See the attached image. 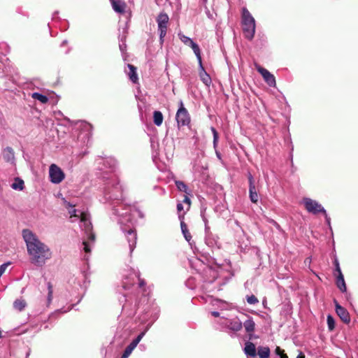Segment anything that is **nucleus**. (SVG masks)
Wrapping results in <instances>:
<instances>
[{"label":"nucleus","instance_id":"39448f33","mask_svg":"<svg viewBox=\"0 0 358 358\" xmlns=\"http://www.w3.org/2000/svg\"><path fill=\"white\" fill-rule=\"evenodd\" d=\"M303 203L306 208V210L313 214H317L319 213H322L324 214L326 220L328 223H329L330 218L327 216L325 209L316 201L313 200L309 198H306L303 199Z\"/></svg>","mask_w":358,"mask_h":358},{"label":"nucleus","instance_id":"4c0bfd02","mask_svg":"<svg viewBox=\"0 0 358 358\" xmlns=\"http://www.w3.org/2000/svg\"><path fill=\"white\" fill-rule=\"evenodd\" d=\"M182 203L187 205L186 211L189 210L190 208L191 201L190 199L187 196V195H185L184 196Z\"/></svg>","mask_w":358,"mask_h":358},{"label":"nucleus","instance_id":"a18cd8bd","mask_svg":"<svg viewBox=\"0 0 358 358\" xmlns=\"http://www.w3.org/2000/svg\"><path fill=\"white\" fill-rule=\"evenodd\" d=\"M211 315L214 317H219L220 313L217 311H213V312H211Z\"/></svg>","mask_w":358,"mask_h":358},{"label":"nucleus","instance_id":"4468645a","mask_svg":"<svg viewBox=\"0 0 358 358\" xmlns=\"http://www.w3.org/2000/svg\"><path fill=\"white\" fill-rule=\"evenodd\" d=\"M336 312L341 320L345 324H348L350 322V317L348 310L340 306L336 301Z\"/></svg>","mask_w":358,"mask_h":358},{"label":"nucleus","instance_id":"3c124183","mask_svg":"<svg viewBox=\"0 0 358 358\" xmlns=\"http://www.w3.org/2000/svg\"><path fill=\"white\" fill-rule=\"evenodd\" d=\"M66 43H67V41H64L62 42V45H66Z\"/></svg>","mask_w":358,"mask_h":358},{"label":"nucleus","instance_id":"09e8293b","mask_svg":"<svg viewBox=\"0 0 358 358\" xmlns=\"http://www.w3.org/2000/svg\"><path fill=\"white\" fill-rule=\"evenodd\" d=\"M118 222H119L120 224H122L124 222L122 219H120V220Z\"/></svg>","mask_w":358,"mask_h":358},{"label":"nucleus","instance_id":"9b49d317","mask_svg":"<svg viewBox=\"0 0 358 358\" xmlns=\"http://www.w3.org/2000/svg\"><path fill=\"white\" fill-rule=\"evenodd\" d=\"M248 178L249 182V196L250 199L252 203H256L259 199V195L257 192L255 179L252 174L249 172L248 174Z\"/></svg>","mask_w":358,"mask_h":358},{"label":"nucleus","instance_id":"603ef678","mask_svg":"<svg viewBox=\"0 0 358 358\" xmlns=\"http://www.w3.org/2000/svg\"><path fill=\"white\" fill-rule=\"evenodd\" d=\"M123 46H124L123 44L122 45H120V48L121 50H123Z\"/></svg>","mask_w":358,"mask_h":358},{"label":"nucleus","instance_id":"de8ad7c7","mask_svg":"<svg viewBox=\"0 0 358 358\" xmlns=\"http://www.w3.org/2000/svg\"><path fill=\"white\" fill-rule=\"evenodd\" d=\"M280 357H281V358H288V357H287V355H285V354H284V353H283V354H282V355L280 356Z\"/></svg>","mask_w":358,"mask_h":358},{"label":"nucleus","instance_id":"ea45409f","mask_svg":"<svg viewBox=\"0 0 358 358\" xmlns=\"http://www.w3.org/2000/svg\"><path fill=\"white\" fill-rule=\"evenodd\" d=\"M9 265L10 262H6L0 266V277L4 273Z\"/></svg>","mask_w":358,"mask_h":358},{"label":"nucleus","instance_id":"bb28decb","mask_svg":"<svg viewBox=\"0 0 358 358\" xmlns=\"http://www.w3.org/2000/svg\"><path fill=\"white\" fill-rule=\"evenodd\" d=\"M257 355L259 358H268L270 355V349L268 347H259Z\"/></svg>","mask_w":358,"mask_h":358},{"label":"nucleus","instance_id":"423d86ee","mask_svg":"<svg viewBox=\"0 0 358 358\" xmlns=\"http://www.w3.org/2000/svg\"><path fill=\"white\" fill-rule=\"evenodd\" d=\"M176 119L179 127L187 126L190 123L189 114L182 101H180V108L176 113Z\"/></svg>","mask_w":358,"mask_h":358},{"label":"nucleus","instance_id":"6ab92c4d","mask_svg":"<svg viewBox=\"0 0 358 358\" xmlns=\"http://www.w3.org/2000/svg\"><path fill=\"white\" fill-rule=\"evenodd\" d=\"M199 69H200V78L201 80L203 81V83L206 85H209L211 83V78H210L209 75L206 72L203 64H202V59H201V63H199Z\"/></svg>","mask_w":358,"mask_h":358},{"label":"nucleus","instance_id":"a211bd4d","mask_svg":"<svg viewBox=\"0 0 358 358\" xmlns=\"http://www.w3.org/2000/svg\"><path fill=\"white\" fill-rule=\"evenodd\" d=\"M2 157L3 159L8 162H13L15 154L13 148L10 147L5 148L2 151Z\"/></svg>","mask_w":358,"mask_h":358},{"label":"nucleus","instance_id":"1a4fd4ad","mask_svg":"<svg viewBox=\"0 0 358 358\" xmlns=\"http://www.w3.org/2000/svg\"><path fill=\"white\" fill-rule=\"evenodd\" d=\"M178 36H179V38L180 39V41L184 44H185L188 46H190L192 48V50L197 58L198 62L201 63V50H200L199 45L196 43H194L192 38H190L188 36H186L182 34H179Z\"/></svg>","mask_w":358,"mask_h":358},{"label":"nucleus","instance_id":"7c9ffc66","mask_svg":"<svg viewBox=\"0 0 358 358\" xmlns=\"http://www.w3.org/2000/svg\"><path fill=\"white\" fill-rule=\"evenodd\" d=\"M26 306V302L24 299H16L13 303V307L15 309L21 311Z\"/></svg>","mask_w":358,"mask_h":358},{"label":"nucleus","instance_id":"412c9836","mask_svg":"<svg viewBox=\"0 0 358 358\" xmlns=\"http://www.w3.org/2000/svg\"><path fill=\"white\" fill-rule=\"evenodd\" d=\"M245 353L248 356L255 357L257 355V349L254 343L247 342L244 348Z\"/></svg>","mask_w":358,"mask_h":358},{"label":"nucleus","instance_id":"f257e3e1","mask_svg":"<svg viewBox=\"0 0 358 358\" xmlns=\"http://www.w3.org/2000/svg\"><path fill=\"white\" fill-rule=\"evenodd\" d=\"M22 235L26 243L31 262L38 266H43L52 257L49 247L41 242L38 236L28 229H23Z\"/></svg>","mask_w":358,"mask_h":358},{"label":"nucleus","instance_id":"5701e85b","mask_svg":"<svg viewBox=\"0 0 358 358\" xmlns=\"http://www.w3.org/2000/svg\"><path fill=\"white\" fill-rule=\"evenodd\" d=\"M336 285H337L338 288L342 292H346L347 288H346V285H345V280H344L343 273L338 274Z\"/></svg>","mask_w":358,"mask_h":358},{"label":"nucleus","instance_id":"393cba45","mask_svg":"<svg viewBox=\"0 0 358 358\" xmlns=\"http://www.w3.org/2000/svg\"><path fill=\"white\" fill-rule=\"evenodd\" d=\"M180 220V227H181L182 233L185 238L186 239V241H187L189 242L192 238V236L187 229V224L184 222L183 220Z\"/></svg>","mask_w":358,"mask_h":358},{"label":"nucleus","instance_id":"2f4dec72","mask_svg":"<svg viewBox=\"0 0 358 358\" xmlns=\"http://www.w3.org/2000/svg\"><path fill=\"white\" fill-rule=\"evenodd\" d=\"M177 212L178 214L179 220H183L184 215L185 214V210L184 209V206L182 203H178L177 204Z\"/></svg>","mask_w":358,"mask_h":358},{"label":"nucleus","instance_id":"ddd939ff","mask_svg":"<svg viewBox=\"0 0 358 358\" xmlns=\"http://www.w3.org/2000/svg\"><path fill=\"white\" fill-rule=\"evenodd\" d=\"M145 334V331L141 332L134 341H132V342L126 348L120 358H128L131 354L132 351L136 348L137 345L141 341Z\"/></svg>","mask_w":358,"mask_h":358},{"label":"nucleus","instance_id":"49530a36","mask_svg":"<svg viewBox=\"0 0 358 358\" xmlns=\"http://www.w3.org/2000/svg\"><path fill=\"white\" fill-rule=\"evenodd\" d=\"M296 358H305V355L303 354V352H300Z\"/></svg>","mask_w":358,"mask_h":358},{"label":"nucleus","instance_id":"f8f14e48","mask_svg":"<svg viewBox=\"0 0 358 358\" xmlns=\"http://www.w3.org/2000/svg\"><path fill=\"white\" fill-rule=\"evenodd\" d=\"M122 231L126 233V237L129 243L130 253H131L136 245L137 235L133 229H129L126 230L124 228H122Z\"/></svg>","mask_w":358,"mask_h":358},{"label":"nucleus","instance_id":"72a5a7b5","mask_svg":"<svg viewBox=\"0 0 358 358\" xmlns=\"http://www.w3.org/2000/svg\"><path fill=\"white\" fill-rule=\"evenodd\" d=\"M48 293L47 300H48V304L49 305L52 302V294H53L52 285L50 282H48Z\"/></svg>","mask_w":358,"mask_h":358},{"label":"nucleus","instance_id":"58836bf2","mask_svg":"<svg viewBox=\"0 0 358 358\" xmlns=\"http://www.w3.org/2000/svg\"><path fill=\"white\" fill-rule=\"evenodd\" d=\"M334 266H335V271L338 274L342 273L341 268H340L338 260V259L336 257L334 259Z\"/></svg>","mask_w":358,"mask_h":358},{"label":"nucleus","instance_id":"c9c22d12","mask_svg":"<svg viewBox=\"0 0 358 358\" xmlns=\"http://www.w3.org/2000/svg\"><path fill=\"white\" fill-rule=\"evenodd\" d=\"M69 213L70 214V217L71 219H73V217L76 219H78V218L80 219V215L78 214V210L73 208V209L70 210L69 211Z\"/></svg>","mask_w":358,"mask_h":358},{"label":"nucleus","instance_id":"dca6fc26","mask_svg":"<svg viewBox=\"0 0 358 358\" xmlns=\"http://www.w3.org/2000/svg\"><path fill=\"white\" fill-rule=\"evenodd\" d=\"M218 236L212 234H209L208 235L205 236V241L208 246L210 248H219V242H218Z\"/></svg>","mask_w":358,"mask_h":358},{"label":"nucleus","instance_id":"473e14b6","mask_svg":"<svg viewBox=\"0 0 358 358\" xmlns=\"http://www.w3.org/2000/svg\"><path fill=\"white\" fill-rule=\"evenodd\" d=\"M327 322L329 329L330 331L334 330V329L335 328V320L334 317L331 315H329L327 318Z\"/></svg>","mask_w":358,"mask_h":358},{"label":"nucleus","instance_id":"f3484780","mask_svg":"<svg viewBox=\"0 0 358 358\" xmlns=\"http://www.w3.org/2000/svg\"><path fill=\"white\" fill-rule=\"evenodd\" d=\"M101 160L103 161V167L101 168V169H109L110 171H113L117 165V161L113 157H107Z\"/></svg>","mask_w":358,"mask_h":358},{"label":"nucleus","instance_id":"79ce46f5","mask_svg":"<svg viewBox=\"0 0 358 358\" xmlns=\"http://www.w3.org/2000/svg\"><path fill=\"white\" fill-rule=\"evenodd\" d=\"M209 234H212V232L210 231V227L208 226V224L207 223H206V224H205V234H206V236H207Z\"/></svg>","mask_w":358,"mask_h":358},{"label":"nucleus","instance_id":"cd10ccee","mask_svg":"<svg viewBox=\"0 0 358 358\" xmlns=\"http://www.w3.org/2000/svg\"><path fill=\"white\" fill-rule=\"evenodd\" d=\"M11 187L15 190H22L24 187V181L20 178H15Z\"/></svg>","mask_w":358,"mask_h":358},{"label":"nucleus","instance_id":"c03bdc74","mask_svg":"<svg viewBox=\"0 0 358 358\" xmlns=\"http://www.w3.org/2000/svg\"><path fill=\"white\" fill-rule=\"evenodd\" d=\"M275 353L280 356L282 355V354H283L282 351L281 350V349L279 348V347H277L276 349H275Z\"/></svg>","mask_w":358,"mask_h":358},{"label":"nucleus","instance_id":"4be33fe9","mask_svg":"<svg viewBox=\"0 0 358 358\" xmlns=\"http://www.w3.org/2000/svg\"><path fill=\"white\" fill-rule=\"evenodd\" d=\"M128 68L129 71L127 74L129 77V79L132 81V83H136L138 80V75L136 73V68L131 64H128Z\"/></svg>","mask_w":358,"mask_h":358},{"label":"nucleus","instance_id":"2eb2a0df","mask_svg":"<svg viewBox=\"0 0 358 358\" xmlns=\"http://www.w3.org/2000/svg\"><path fill=\"white\" fill-rule=\"evenodd\" d=\"M225 325L231 330L234 331H238L243 327V323L238 318L227 321Z\"/></svg>","mask_w":358,"mask_h":358},{"label":"nucleus","instance_id":"37998d69","mask_svg":"<svg viewBox=\"0 0 358 358\" xmlns=\"http://www.w3.org/2000/svg\"><path fill=\"white\" fill-rule=\"evenodd\" d=\"M113 213L115 214V215H120V216H124V215L126 216H127V213H121L120 214L118 208H114L113 209Z\"/></svg>","mask_w":358,"mask_h":358},{"label":"nucleus","instance_id":"e433bc0d","mask_svg":"<svg viewBox=\"0 0 358 358\" xmlns=\"http://www.w3.org/2000/svg\"><path fill=\"white\" fill-rule=\"evenodd\" d=\"M211 131L213 135V144L215 146L218 141V133L214 127H211Z\"/></svg>","mask_w":358,"mask_h":358},{"label":"nucleus","instance_id":"864d4df0","mask_svg":"<svg viewBox=\"0 0 358 358\" xmlns=\"http://www.w3.org/2000/svg\"><path fill=\"white\" fill-rule=\"evenodd\" d=\"M67 206H71V207H73V206H72L70 203H67Z\"/></svg>","mask_w":358,"mask_h":358},{"label":"nucleus","instance_id":"8fccbe9b","mask_svg":"<svg viewBox=\"0 0 358 358\" xmlns=\"http://www.w3.org/2000/svg\"><path fill=\"white\" fill-rule=\"evenodd\" d=\"M203 222H204V223H205V224H206V223H207V224H208V220H206V218L203 217Z\"/></svg>","mask_w":358,"mask_h":358},{"label":"nucleus","instance_id":"f704fd0d","mask_svg":"<svg viewBox=\"0 0 358 358\" xmlns=\"http://www.w3.org/2000/svg\"><path fill=\"white\" fill-rule=\"evenodd\" d=\"M246 299H247V302L249 303V304H256L259 302V300L257 299V298L252 294V295H250V296H247L246 297Z\"/></svg>","mask_w":358,"mask_h":358},{"label":"nucleus","instance_id":"f03ea898","mask_svg":"<svg viewBox=\"0 0 358 358\" xmlns=\"http://www.w3.org/2000/svg\"><path fill=\"white\" fill-rule=\"evenodd\" d=\"M80 228L85 231L87 235L88 241H83V250L85 252H90V241L94 242L95 240V235L92 233V225L90 220V216L86 213H80Z\"/></svg>","mask_w":358,"mask_h":358},{"label":"nucleus","instance_id":"5fc2aeb1","mask_svg":"<svg viewBox=\"0 0 358 358\" xmlns=\"http://www.w3.org/2000/svg\"><path fill=\"white\" fill-rule=\"evenodd\" d=\"M2 335H1V331L0 330V338H1Z\"/></svg>","mask_w":358,"mask_h":358},{"label":"nucleus","instance_id":"c756f323","mask_svg":"<svg viewBox=\"0 0 358 358\" xmlns=\"http://www.w3.org/2000/svg\"><path fill=\"white\" fill-rule=\"evenodd\" d=\"M176 185L179 191L183 192L187 194H190L188 187L182 181L176 180Z\"/></svg>","mask_w":358,"mask_h":358},{"label":"nucleus","instance_id":"a878e982","mask_svg":"<svg viewBox=\"0 0 358 358\" xmlns=\"http://www.w3.org/2000/svg\"><path fill=\"white\" fill-rule=\"evenodd\" d=\"M164 117L162 113L159 110H155L153 113V122L155 125L159 127L163 122Z\"/></svg>","mask_w":358,"mask_h":358},{"label":"nucleus","instance_id":"b1692460","mask_svg":"<svg viewBox=\"0 0 358 358\" xmlns=\"http://www.w3.org/2000/svg\"><path fill=\"white\" fill-rule=\"evenodd\" d=\"M247 333L250 334L255 331V324L252 318H249L243 324Z\"/></svg>","mask_w":358,"mask_h":358},{"label":"nucleus","instance_id":"0eeeda50","mask_svg":"<svg viewBox=\"0 0 358 358\" xmlns=\"http://www.w3.org/2000/svg\"><path fill=\"white\" fill-rule=\"evenodd\" d=\"M49 178L51 182L59 184L65 178V174L60 167L52 164L49 167Z\"/></svg>","mask_w":358,"mask_h":358},{"label":"nucleus","instance_id":"c85d7f7f","mask_svg":"<svg viewBox=\"0 0 358 358\" xmlns=\"http://www.w3.org/2000/svg\"><path fill=\"white\" fill-rule=\"evenodd\" d=\"M31 97L34 99L39 101L42 103H46L48 101V98L38 92H34L31 94Z\"/></svg>","mask_w":358,"mask_h":358},{"label":"nucleus","instance_id":"9d476101","mask_svg":"<svg viewBox=\"0 0 358 358\" xmlns=\"http://www.w3.org/2000/svg\"><path fill=\"white\" fill-rule=\"evenodd\" d=\"M257 71L262 75L264 81L270 86L275 87L276 85L275 78L267 69L262 67L257 64H255Z\"/></svg>","mask_w":358,"mask_h":358},{"label":"nucleus","instance_id":"20e7f679","mask_svg":"<svg viewBox=\"0 0 358 358\" xmlns=\"http://www.w3.org/2000/svg\"><path fill=\"white\" fill-rule=\"evenodd\" d=\"M169 17L165 13H161L157 17L158 31L159 34V41L162 44L164 41V37L167 33V25L169 23Z\"/></svg>","mask_w":358,"mask_h":358},{"label":"nucleus","instance_id":"aec40b11","mask_svg":"<svg viewBox=\"0 0 358 358\" xmlns=\"http://www.w3.org/2000/svg\"><path fill=\"white\" fill-rule=\"evenodd\" d=\"M113 9L119 13H123L125 9V3L121 0H111Z\"/></svg>","mask_w":358,"mask_h":358},{"label":"nucleus","instance_id":"a19ab883","mask_svg":"<svg viewBox=\"0 0 358 358\" xmlns=\"http://www.w3.org/2000/svg\"><path fill=\"white\" fill-rule=\"evenodd\" d=\"M136 277L138 278V281H139L138 282L139 287H143L145 285V282L144 280L140 278V273H138L136 274Z\"/></svg>","mask_w":358,"mask_h":358},{"label":"nucleus","instance_id":"7ed1b4c3","mask_svg":"<svg viewBox=\"0 0 358 358\" xmlns=\"http://www.w3.org/2000/svg\"><path fill=\"white\" fill-rule=\"evenodd\" d=\"M242 27L244 36L248 40H252L255 33V20L248 10L243 8Z\"/></svg>","mask_w":358,"mask_h":358},{"label":"nucleus","instance_id":"6e6552de","mask_svg":"<svg viewBox=\"0 0 358 358\" xmlns=\"http://www.w3.org/2000/svg\"><path fill=\"white\" fill-rule=\"evenodd\" d=\"M105 196L108 200H118L122 196L121 187L117 183L108 185L105 189Z\"/></svg>","mask_w":358,"mask_h":358}]
</instances>
